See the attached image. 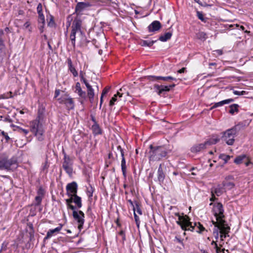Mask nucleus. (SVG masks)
Masks as SVG:
<instances>
[{"label":"nucleus","mask_w":253,"mask_h":253,"mask_svg":"<svg viewBox=\"0 0 253 253\" xmlns=\"http://www.w3.org/2000/svg\"><path fill=\"white\" fill-rule=\"evenodd\" d=\"M148 79L154 81L156 80H162L164 81L169 82L170 81H176V79L174 78H173L171 76H167V77H162V76H149L147 77Z\"/></svg>","instance_id":"nucleus-18"},{"label":"nucleus","mask_w":253,"mask_h":253,"mask_svg":"<svg viewBox=\"0 0 253 253\" xmlns=\"http://www.w3.org/2000/svg\"><path fill=\"white\" fill-rule=\"evenodd\" d=\"M76 33L74 32H72L70 35V39L71 41V42L74 47L75 46V42H76Z\"/></svg>","instance_id":"nucleus-40"},{"label":"nucleus","mask_w":253,"mask_h":253,"mask_svg":"<svg viewBox=\"0 0 253 253\" xmlns=\"http://www.w3.org/2000/svg\"><path fill=\"white\" fill-rule=\"evenodd\" d=\"M238 107L239 105L236 104L230 105L229 113L232 115L234 114L235 113H237L238 112Z\"/></svg>","instance_id":"nucleus-34"},{"label":"nucleus","mask_w":253,"mask_h":253,"mask_svg":"<svg viewBox=\"0 0 253 253\" xmlns=\"http://www.w3.org/2000/svg\"><path fill=\"white\" fill-rule=\"evenodd\" d=\"M206 148L207 146L205 142L203 143L196 144L195 145H194L191 148V152L194 153H197L204 150Z\"/></svg>","instance_id":"nucleus-20"},{"label":"nucleus","mask_w":253,"mask_h":253,"mask_svg":"<svg viewBox=\"0 0 253 253\" xmlns=\"http://www.w3.org/2000/svg\"><path fill=\"white\" fill-rule=\"evenodd\" d=\"M73 216L74 219L78 223V228L81 230L83 228L84 222V214L81 211H73Z\"/></svg>","instance_id":"nucleus-9"},{"label":"nucleus","mask_w":253,"mask_h":253,"mask_svg":"<svg viewBox=\"0 0 253 253\" xmlns=\"http://www.w3.org/2000/svg\"><path fill=\"white\" fill-rule=\"evenodd\" d=\"M80 77L81 78V79H84V76L83 72L82 71H81L80 72Z\"/></svg>","instance_id":"nucleus-63"},{"label":"nucleus","mask_w":253,"mask_h":253,"mask_svg":"<svg viewBox=\"0 0 253 253\" xmlns=\"http://www.w3.org/2000/svg\"><path fill=\"white\" fill-rule=\"evenodd\" d=\"M66 194L69 197L74 196L77 193V183L75 181L68 183L66 186Z\"/></svg>","instance_id":"nucleus-11"},{"label":"nucleus","mask_w":253,"mask_h":253,"mask_svg":"<svg viewBox=\"0 0 253 253\" xmlns=\"http://www.w3.org/2000/svg\"><path fill=\"white\" fill-rule=\"evenodd\" d=\"M62 226V225L61 224H60L59 226L55 228V229H49L47 231L45 237L44 238V240H47L50 238L53 235L59 233V231L61 230Z\"/></svg>","instance_id":"nucleus-15"},{"label":"nucleus","mask_w":253,"mask_h":253,"mask_svg":"<svg viewBox=\"0 0 253 253\" xmlns=\"http://www.w3.org/2000/svg\"><path fill=\"white\" fill-rule=\"evenodd\" d=\"M81 26L82 21L78 18L75 19L72 23V32H74L76 33L78 32H80L82 33Z\"/></svg>","instance_id":"nucleus-16"},{"label":"nucleus","mask_w":253,"mask_h":253,"mask_svg":"<svg viewBox=\"0 0 253 253\" xmlns=\"http://www.w3.org/2000/svg\"><path fill=\"white\" fill-rule=\"evenodd\" d=\"M218 55H222V51L220 49L216 50L214 51Z\"/></svg>","instance_id":"nucleus-62"},{"label":"nucleus","mask_w":253,"mask_h":253,"mask_svg":"<svg viewBox=\"0 0 253 253\" xmlns=\"http://www.w3.org/2000/svg\"><path fill=\"white\" fill-rule=\"evenodd\" d=\"M133 210L134 213H136V211L140 215L142 214V211L137 202L135 203V205L133 207Z\"/></svg>","instance_id":"nucleus-37"},{"label":"nucleus","mask_w":253,"mask_h":253,"mask_svg":"<svg viewBox=\"0 0 253 253\" xmlns=\"http://www.w3.org/2000/svg\"><path fill=\"white\" fill-rule=\"evenodd\" d=\"M197 38L200 40H205L207 38V35L204 32H199L197 34Z\"/></svg>","instance_id":"nucleus-41"},{"label":"nucleus","mask_w":253,"mask_h":253,"mask_svg":"<svg viewBox=\"0 0 253 253\" xmlns=\"http://www.w3.org/2000/svg\"><path fill=\"white\" fill-rule=\"evenodd\" d=\"M188 223L185 225V228L183 229V230L195 231L199 233L205 230V227L200 222H195L193 225L189 219L188 220Z\"/></svg>","instance_id":"nucleus-7"},{"label":"nucleus","mask_w":253,"mask_h":253,"mask_svg":"<svg viewBox=\"0 0 253 253\" xmlns=\"http://www.w3.org/2000/svg\"><path fill=\"white\" fill-rule=\"evenodd\" d=\"M175 86V84H173L169 85L155 84L154 89H155V91L157 92L158 95H161L163 94H164V92L169 91L171 88Z\"/></svg>","instance_id":"nucleus-12"},{"label":"nucleus","mask_w":253,"mask_h":253,"mask_svg":"<svg viewBox=\"0 0 253 253\" xmlns=\"http://www.w3.org/2000/svg\"><path fill=\"white\" fill-rule=\"evenodd\" d=\"M197 15L198 18L200 20H201L202 21L204 22H206V18H205L204 17V16L202 12L198 11L197 12Z\"/></svg>","instance_id":"nucleus-43"},{"label":"nucleus","mask_w":253,"mask_h":253,"mask_svg":"<svg viewBox=\"0 0 253 253\" xmlns=\"http://www.w3.org/2000/svg\"><path fill=\"white\" fill-rule=\"evenodd\" d=\"M81 80L84 84L86 87H87V86L88 85H90V84L87 82V80H86V79L85 78H84V79H81Z\"/></svg>","instance_id":"nucleus-57"},{"label":"nucleus","mask_w":253,"mask_h":253,"mask_svg":"<svg viewBox=\"0 0 253 253\" xmlns=\"http://www.w3.org/2000/svg\"><path fill=\"white\" fill-rule=\"evenodd\" d=\"M42 199V195H37L35 197V202H36V205H40L41 203V202Z\"/></svg>","instance_id":"nucleus-44"},{"label":"nucleus","mask_w":253,"mask_h":253,"mask_svg":"<svg viewBox=\"0 0 253 253\" xmlns=\"http://www.w3.org/2000/svg\"><path fill=\"white\" fill-rule=\"evenodd\" d=\"M233 101H234V100L233 99H228L224 100L221 101L220 102L215 103H214L213 106L211 108V110H212L213 108H217L218 107L222 106L226 104H229V103L233 102Z\"/></svg>","instance_id":"nucleus-26"},{"label":"nucleus","mask_w":253,"mask_h":253,"mask_svg":"<svg viewBox=\"0 0 253 253\" xmlns=\"http://www.w3.org/2000/svg\"><path fill=\"white\" fill-rule=\"evenodd\" d=\"M244 163H245L246 167L249 166V165L250 164H251L250 159L249 158V157L248 156L247 157V159H246V160L244 161Z\"/></svg>","instance_id":"nucleus-51"},{"label":"nucleus","mask_w":253,"mask_h":253,"mask_svg":"<svg viewBox=\"0 0 253 253\" xmlns=\"http://www.w3.org/2000/svg\"><path fill=\"white\" fill-rule=\"evenodd\" d=\"M73 162L70 158L64 155L63 162L62 164V167L69 175L71 176L73 173Z\"/></svg>","instance_id":"nucleus-8"},{"label":"nucleus","mask_w":253,"mask_h":253,"mask_svg":"<svg viewBox=\"0 0 253 253\" xmlns=\"http://www.w3.org/2000/svg\"><path fill=\"white\" fill-rule=\"evenodd\" d=\"M213 212L214 215L216 217V221H212V224H218L219 223H225L223 219L224 215L223 214L224 210L223 206L220 203H218L213 205Z\"/></svg>","instance_id":"nucleus-4"},{"label":"nucleus","mask_w":253,"mask_h":253,"mask_svg":"<svg viewBox=\"0 0 253 253\" xmlns=\"http://www.w3.org/2000/svg\"><path fill=\"white\" fill-rule=\"evenodd\" d=\"M219 224L220 240L223 241L224 238L229 236L228 233L230 232V228L226 223Z\"/></svg>","instance_id":"nucleus-10"},{"label":"nucleus","mask_w":253,"mask_h":253,"mask_svg":"<svg viewBox=\"0 0 253 253\" xmlns=\"http://www.w3.org/2000/svg\"><path fill=\"white\" fill-rule=\"evenodd\" d=\"M2 133L4 136V138L6 139V140L7 141L10 139L9 137L6 133H5L3 131L2 132Z\"/></svg>","instance_id":"nucleus-61"},{"label":"nucleus","mask_w":253,"mask_h":253,"mask_svg":"<svg viewBox=\"0 0 253 253\" xmlns=\"http://www.w3.org/2000/svg\"><path fill=\"white\" fill-rule=\"evenodd\" d=\"M92 129L93 133L95 134H99L101 133V129L98 124L95 122V124L92 126Z\"/></svg>","instance_id":"nucleus-33"},{"label":"nucleus","mask_w":253,"mask_h":253,"mask_svg":"<svg viewBox=\"0 0 253 253\" xmlns=\"http://www.w3.org/2000/svg\"><path fill=\"white\" fill-rule=\"evenodd\" d=\"M123 94L118 91L117 93L115 94L113 97L111 98L109 104L110 106H113L115 104V102L117 101V96H119L120 97L122 96Z\"/></svg>","instance_id":"nucleus-36"},{"label":"nucleus","mask_w":253,"mask_h":253,"mask_svg":"<svg viewBox=\"0 0 253 253\" xmlns=\"http://www.w3.org/2000/svg\"><path fill=\"white\" fill-rule=\"evenodd\" d=\"M231 157L230 156L224 154H221L219 156V158L224 161V164H226Z\"/></svg>","instance_id":"nucleus-38"},{"label":"nucleus","mask_w":253,"mask_h":253,"mask_svg":"<svg viewBox=\"0 0 253 253\" xmlns=\"http://www.w3.org/2000/svg\"><path fill=\"white\" fill-rule=\"evenodd\" d=\"M247 157L248 156L245 154L239 155L234 159V162L237 165L243 163L246 159H247Z\"/></svg>","instance_id":"nucleus-29"},{"label":"nucleus","mask_w":253,"mask_h":253,"mask_svg":"<svg viewBox=\"0 0 253 253\" xmlns=\"http://www.w3.org/2000/svg\"><path fill=\"white\" fill-rule=\"evenodd\" d=\"M223 193V189L220 186L213 187L211 189V194H214L217 196H221Z\"/></svg>","instance_id":"nucleus-28"},{"label":"nucleus","mask_w":253,"mask_h":253,"mask_svg":"<svg viewBox=\"0 0 253 253\" xmlns=\"http://www.w3.org/2000/svg\"><path fill=\"white\" fill-rule=\"evenodd\" d=\"M67 206V208H68V209H71V210H73V211H76L75 210L76 208L73 205H72L71 204H70V205H68Z\"/></svg>","instance_id":"nucleus-55"},{"label":"nucleus","mask_w":253,"mask_h":253,"mask_svg":"<svg viewBox=\"0 0 253 253\" xmlns=\"http://www.w3.org/2000/svg\"><path fill=\"white\" fill-rule=\"evenodd\" d=\"M185 71H186V68L183 67V68H181V69L177 71V73H179V74H181V73H184Z\"/></svg>","instance_id":"nucleus-60"},{"label":"nucleus","mask_w":253,"mask_h":253,"mask_svg":"<svg viewBox=\"0 0 253 253\" xmlns=\"http://www.w3.org/2000/svg\"><path fill=\"white\" fill-rule=\"evenodd\" d=\"M155 41H142L140 44L141 45V46H151L153 45V44L155 43Z\"/></svg>","instance_id":"nucleus-35"},{"label":"nucleus","mask_w":253,"mask_h":253,"mask_svg":"<svg viewBox=\"0 0 253 253\" xmlns=\"http://www.w3.org/2000/svg\"><path fill=\"white\" fill-rule=\"evenodd\" d=\"M161 24L159 21H154L148 27L149 32H155L158 31L161 28Z\"/></svg>","instance_id":"nucleus-17"},{"label":"nucleus","mask_w":253,"mask_h":253,"mask_svg":"<svg viewBox=\"0 0 253 253\" xmlns=\"http://www.w3.org/2000/svg\"><path fill=\"white\" fill-rule=\"evenodd\" d=\"M110 88V87H106L104 88L102 91L101 95L104 96L105 94H106L108 92Z\"/></svg>","instance_id":"nucleus-49"},{"label":"nucleus","mask_w":253,"mask_h":253,"mask_svg":"<svg viewBox=\"0 0 253 253\" xmlns=\"http://www.w3.org/2000/svg\"><path fill=\"white\" fill-rule=\"evenodd\" d=\"M90 4L89 3L80 2H78L76 6L75 7V11L77 12H81L85 8L89 7L90 6Z\"/></svg>","instance_id":"nucleus-24"},{"label":"nucleus","mask_w":253,"mask_h":253,"mask_svg":"<svg viewBox=\"0 0 253 253\" xmlns=\"http://www.w3.org/2000/svg\"><path fill=\"white\" fill-rule=\"evenodd\" d=\"M249 125L246 121L240 122L236 127H233L230 129H227L226 131L223 132L222 138L226 143L228 145H232L235 141V137L236 135L237 130L236 127L245 126Z\"/></svg>","instance_id":"nucleus-2"},{"label":"nucleus","mask_w":253,"mask_h":253,"mask_svg":"<svg viewBox=\"0 0 253 253\" xmlns=\"http://www.w3.org/2000/svg\"><path fill=\"white\" fill-rule=\"evenodd\" d=\"M94 192V189L93 187L90 186L89 187L87 188L86 191V194L89 198H91L93 196V193Z\"/></svg>","instance_id":"nucleus-42"},{"label":"nucleus","mask_w":253,"mask_h":253,"mask_svg":"<svg viewBox=\"0 0 253 253\" xmlns=\"http://www.w3.org/2000/svg\"><path fill=\"white\" fill-rule=\"evenodd\" d=\"M233 93L235 95H244L246 94V91H237V90H234L233 91Z\"/></svg>","instance_id":"nucleus-47"},{"label":"nucleus","mask_w":253,"mask_h":253,"mask_svg":"<svg viewBox=\"0 0 253 253\" xmlns=\"http://www.w3.org/2000/svg\"><path fill=\"white\" fill-rule=\"evenodd\" d=\"M44 194V191L42 188H40L38 191V195H42V197H43V195Z\"/></svg>","instance_id":"nucleus-54"},{"label":"nucleus","mask_w":253,"mask_h":253,"mask_svg":"<svg viewBox=\"0 0 253 253\" xmlns=\"http://www.w3.org/2000/svg\"><path fill=\"white\" fill-rule=\"evenodd\" d=\"M119 234L122 237V238H123V240H126L125 232L123 230H121L119 233Z\"/></svg>","instance_id":"nucleus-53"},{"label":"nucleus","mask_w":253,"mask_h":253,"mask_svg":"<svg viewBox=\"0 0 253 253\" xmlns=\"http://www.w3.org/2000/svg\"><path fill=\"white\" fill-rule=\"evenodd\" d=\"M37 12L39 15V22H41L42 23H44L45 22L44 16L42 13V4L41 3H39L38 5L37 8Z\"/></svg>","instance_id":"nucleus-23"},{"label":"nucleus","mask_w":253,"mask_h":253,"mask_svg":"<svg viewBox=\"0 0 253 253\" xmlns=\"http://www.w3.org/2000/svg\"><path fill=\"white\" fill-rule=\"evenodd\" d=\"M213 224L214 226V228L213 231V234L214 238H215L216 240L217 241L218 239L219 234L220 233L219 228V224H216V225L215 224Z\"/></svg>","instance_id":"nucleus-32"},{"label":"nucleus","mask_w":253,"mask_h":253,"mask_svg":"<svg viewBox=\"0 0 253 253\" xmlns=\"http://www.w3.org/2000/svg\"><path fill=\"white\" fill-rule=\"evenodd\" d=\"M19 129L26 135L29 133V130L27 129L22 128H19Z\"/></svg>","instance_id":"nucleus-58"},{"label":"nucleus","mask_w":253,"mask_h":253,"mask_svg":"<svg viewBox=\"0 0 253 253\" xmlns=\"http://www.w3.org/2000/svg\"><path fill=\"white\" fill-rule=\"evenodd\" d=\"M69 71L73 74L74 77L78 76V73L73 64L72 61L70 58H68L66 61Z\"/></svg>","instance_id":"nucleus-19"},{"label":"nucleus","mask_w":253,"mask_h":253,"mask_svg":"<svg viewBox=\"0 0 253 253\" xmlns=\"http://www.w3.org/2000/svg\"><path fill=\"white\" fill-rule=\"evenodd\" d=\"M210 200L211 202L214 201L215 200H216V198L215 197V195L214 194H211V198H210Z\"/></svg>","instance_id":"nucleus-59"},{"label":"nucleus","mask_w":253,"mask_h":253,"mask_svg":"<svg viewBox=\"0 0 253 253\" xmlns=\"http://www.w3.org/2000/svg\"><path fill=\"white\" fill-rule=\"evenodd\" d=\"M43 133H38V134H35V135L36 136H37L38 140L39 141H41L43 140Z\"/></svg>","instance_id":"nucleus-48"},{"label":"nucleus","mask_w":253,"mask_h":253,"mask_svg":"<svg viewBox=\"0 0 253 253\" xmlns=\"http://www.w3.org/2000/svg\"><path fill=\"white\" fill-rule=\"evenodd\" d=\"M73 199V202L77 205L78 208H81L82 206L81 198L76 194L74 195Z\"/></svg>","instance_id":"nucleus-31"},{"label":"nucleus","mask_w":253,"mask_h":253,"mask_svg":"<svg viewBox=\"0 0 253 253\" xmlns=\"http://www.w3.org/2000/svg\"><path fill=\"white\" fill-rule=\"evenodd\" d=\"M75 92L77 93L80 97L84 99L85 98L86 93L84 91L82 90L81 84L79 82H77L76 84Z\"/></svg>","instance_id":"nucleus-21"},{"label":"nucleus","mask_w":253,"mask_h":253,"mask_svg":"<svg viewBox=\"0 0 253 253\" xmlns=\"http://www.w3.org/2000/svg\"><path fill=\"white\" fill-rule=\"evenodd\" d=\"M220 140V138L218 136H213L209 140L205 142V143L207 147L208 146L211 145L213 144H215L218 143Z\"/></svg>","instance_id":"nucleus-27"},{"label":"nucleus","mask_w":253,"mask_h":253,"mask_svg":"<svg viewBox=\"0 0 253 253\" xmlns=\"http://www.w3.org/2000/svg\"><path fill=\"white\" fill-rule=\"evenodd\" d=\"M18 167L17 161L15 158L7 159L6 158L0 157V169L14 170Z\"/></svg>","instance_id":"nucleus-3"},{"label":"nucleus","mask_w":253,"mask_h":253,"mask_svg":"<svg viewBox=\"0 0 253 253\" xmlns=\"http://www.w3.org/2000/svg\"><path fill=\"white\" fill-rule=\"evenodd\" d=\"M149 159L150 161H157L165 157L168 151L164 146H149Z\"/></svg>","instance_id":"nucleus-1"},{"label":"nucleus","mask_w":253,"mask_h":253,"mask_svg":"<svg viewBox=\"0 0 253 253\" xmlns=\"http://www.w3.org/2000/svg\"><path fill=\"white\" fill-rule=\"evenodd\" d=\"M60 93V89H56L55 91L54 98H57Z\"/></svg>","instance_id":"nucleus-56"},{"label":"nucleus","mask_w":253,"mask_h":253,"mask_svg":"<svg viewBox=\"0 0 253 253\" xmlns=\"http://www.w3.org/2000/svg\"><path fill=\"white\" fill-rule=\"evenodd\" d=\"M117 149L120 152L121 155L122 157L121 161V169L123 174L124 177H126V160L124 157V152L121 146L120 145L117 147Z\"/></svg>","instance_id":"nucleus-14"},{"label":"nucleus","mask_w":253,"mask_h":253,"mask_svg":"<svg viewBox=\"0 0 253 253\" xmlns=\"http://www.w3.org/2000/svg\"><path fill=\"white\" fill-rule=\"evenodd\" d=\"M223 185L225 188L228 189L233 188L235 186L234 183L231 182H224Z\"/></svg>","instance_id":"nucleus-39"},{"label":"nucleus","mask_w":253,"mask_h":253,"mask_svg":"<svg viewBox=\"0 0 253 253\" xmlns=\"http://www.w3.org/2000/svg\"><path fill=\"white\" fill-rule=\"evenodd\" d=\"M214 248L216 250V253H220L221 252H223L222 253H224V252L225 251L224 249L221 250L220 248L218 247V246H217V247H214Z\"/></svg>","instance_id":"nucleus-52"},{"label":"nucleus","mask_w":253,"mask_h":253,"mask_svg":"<svg viewBox=\"0 0 253 253\" xmlns=\"http://www.w3.org/2000/svg\"><path fill=\"white\" fill-rule=\"evenodd\" d=\"M70 198L66 199V203L67 205L71 204L72 202H73V197L74 196L69 197Z\"/></svg>","instance_id":"nucleus-50"},{"label":"nucleus","mask_w":253,"mask_h":253,"mask_svg":"<svg viewBox=\"0 0 253 253\" xmlns=\"http://www.w3.org/2000/svg\"><path fill=\"white\" fill-rule=\"evenodd\" d=\"M158 180L160 183H163L165 178V174L163 171L162 165L160 164L159 166L157 172Z\"/></svg>","instance_id":"nucleus-25"},{"label":"nucleus","mask_w":253,"mask_h":253,"mask_svg":"<svg viewBox=\"0 0 253 253\" xmlns=\"http://www.w3.org/2000/svg\"><path fill=\"white\" fill-rule=\"evenodd\" d=\"M30 130L35 134L38 133H43L44 129L42 123L41 122V118L38 116L35 120L31 121L29 123Z\"/></svg>","instance_id":"nucleus-5"},{"label":"nucleus","mask_w":253,"mask_h":253,"mask_svg":"<svg viewBox=\"0 0 253 253\" xmlns=\"http://www.w3.org/2000/svg\"><path fill=\"white\" fill-rule=\"evenodd\" d=\"M127 201L132 207L135 205V204H133V202L131 200H128Z\"/></svg>","instance_id":"nucleus-64"},{"label":"nucleus","mask_w":253,"mask_h":253,"mask_svg":"<svg viewBox=\"0 0 253 253\" xmlns=\"http://www.w3.org/2000/svg\"><path fill=\"white\" fill-rule=\"evenodd\" d=\"M87 95L90 103H92L94 101L95 95L94 90L91 85H88L86 87Z\"/></svg>","instance_id":"nucleus-22"},{"label":"nucleus","mask_w":253,"mask_h":253,"mask_svg":"<svg viewBox=\"0 0 253 253\" xmlns=\"http://www.w3.org/2000/svg\"><path fill=\"white\" fill-rule=\"evenodd\" d=\"M175 215L178 217V220L176 221L177 224L181 226L182 229H184L185 225L188 223L189 217L187 215L181 216L179 213H175Z\"/></svg>","instance_id":"nucleus-13"},{"label":"nucleus","mask_w":253,"mask_h":253,"mask_svg":"<svg viewBox=\"0 0 253 253\" xmlns=\"http://www.w3.org/2000/svg\"><path fill=\"white\" fill-rule=\"evenodd\" d=\"M25 29H28L29 32H31V28L30 27V23L29 22H26L23 25Z\"/></svg>","instance_id":"nucleus-46"},{"label":"nucleus","mask_w":253,"mask_h":253,"mask_svg":"<svg viewBox=\"0 0 253 253\" xmlns=\"http://www.w3.org/2000/svg\"><path fill=\"white\" fill-rule=\"evenodd\" d=\"M134 219H135V222H136V225L138 227H139V224H140V220H139V217L136 215V213H134Z\"/></svg>","instance_id":"nucleus-45"},{"label":"nucleus","mask_w":253,"mask_h":253,"mask_svg":"<svg viewBox=\"0 0 253 253\" xmlns=\"http://www.w3.org/2000/svg\"><path fill=\"white\" fill-rule=\"evenodd\" d=\"M60 104H64L68 110H73L75 108V102L73 98H71L67 93H65L58 98Z\"/></svg>","instance_id":"nucleus-6"},{"label":"nucleus","mask_w":253,"mask_h":253,"mask_svg":"<svg viewBox=\"0 0 253 253\" xmlns=\"http://www.w3.org/2000/svg\"><path fill=\"white\" fill-rule=\"evenodd\" d=\"M172 35V32H170L166 33L164 35H161L159 37V40L163 42H166L171 38Z\"/></svg>","instance_id":"nucleus-30"}]
</instances>
